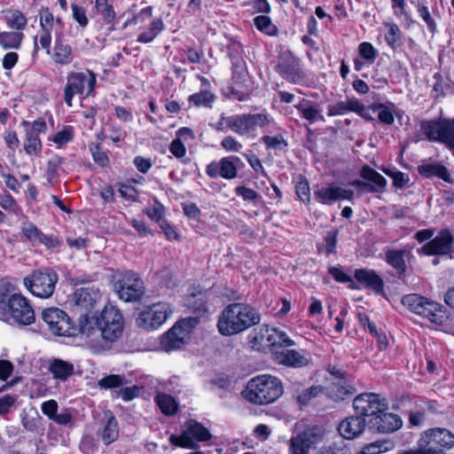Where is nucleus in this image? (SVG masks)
<instances>
[{
	"label": "nucleus",
	"mask_w": 454,
	"mask_h": 454,
	"mask_svg": "<svg viewBox=\"0 0 454 454\" xmlns=\"http://www.w3.org/2000/svg\"><path fill=\"white\" fill-rule=\"evenodd\" d=\"M8 311L14 323L29 325L35 322V311L29 301L20 294H12L8 299Z\"/></svg>",
	"instance_id": "nucleus-20"
},
{
	"label": "nucleus",
	"mask_w": 454,
	"mask_h": 454,
	"mask_svg": "<svg viewBox=\"0 0 454 454\" xmlns=\"http://www.w3.org/2000/svg\"><path fill=\"white\" fill-rule=\"evenodd\" d=\"M210 439L211 434L207 427L194 419H189L184 423L180 435L169 436V442L174 446L193 450L198 448L196 442H206Z\"/></svg>",
	"instance_id": "nucleus-15"
},
{
	"label": "nucleus",
	"mask_w": 454,
	"mask_h": 454,
	"mask_svg": "<svg viewBox=\"0 0 454 454\" xmlns=\"http://www.w3.org/2000/svg\"><path fill=\"white\" fill-rule=\"evenodd\" d=\"M155 402L161 412L166 416H172L176 413L178 405L176 400L168 394H158Z\"/></svg>",
	"instance_id": "nucleus-41"
},
{
	"label": "nucleus",
	"mask_w": 454,
	"mask_h": 454,
	"mask_svg": "<svg viewBox=\"0 0 454 454\" xmlns=\"http://www.w3.org/2000/svg\"><path fill=\"white\" fill-rule=\"evenodd\" d=\"M206 173L211 178L218 176L227 178V157L222 158L219 161L210 162L207 166Z\"/></svg>",
	"instance_id": "nucleus-45"
},
{
	"label": "nucleus",
	"mask_w": 454,
	"mask_h": 454,
	"mask_svg": "<svg viewBox=\"0 0 454 454\" xmlns=\"http://www.w3.org/2000/svg\"><path fill=\"white\" fill-rule=\"evenodd\" d=\"M418 173L424 178L438 177L447 183H453L449 169L440 163H424L418 167Z\"/></svg>",
	"instance_id": "nucleus-30"
},
{
	"label": "nucleus",
	"mask_w": 454,
	"mask_h": 454,
	"mask_svg": "<svg viewBox=\"0 0 454 454\" xmlns=\"http://www.w3.org/2000/svg\"><path fill=\"white\" fill-rule=\"evenodd\" d=\"M421 252L427 255H447L454 254V237L448 229H443L421 247Z\"/></svg>",
	"instance_id": "nucleus-21"
},
{
	"label": "nucleus",
	"mask_w": 454,
	"mask_h": 454,
	"mask_svg": "<svg viewBox=\"0 0 454 454\" xmlns=\"http://www.w3.org/2000/svg\"><path fill=\"white\" fill-rule=\"evenodd\" d=\"M418 132L421 139L443 145L454 156V116L420 120Z\"/></svg>",
	"instance_id": "nucleus-2"
},
{
	"label": "nucleus",
	"mask_w": 454,
	"mask_h": 454,
	"mask_svg": "<svg viewBox=\"0 0 454 454\" xmlns=\"http://www.w3.org/2000/svg\"><path fill=\"white\" fill-rule=\"evenodd\" d=\"M208 384L211 391L217 393L220 396H223L222 392L224 393V389L227 386V378L224 374H219L212 379Z\"/></svg>",
	"instance_id": "nucleus-61"
},
{
	"label": "nucleus",
	"mask_w": 454,
	"mask_h": 454,
	"mask_svg": "<svg viewBox=\"0 0 454 454\" xmlns=\"http://www.w3.org/2000/svg\"><path fill=\"white\" fill-rule=\"evenodd\" d=\"M274 70L289 83L309 85V75L303 68L301 59L290 50L280 51L278 53Z\"/></svg>",
	"instance_id": "nucleus-3"
},
{
	"label": "nucleus",
	"mask_w": 454,
	"mask_h": 454,
	"mask_svg": "<svg viewBox=\"0 0 454 454\" xmlns=\"http://www.w3.org/2000/svg\"><path fill=\"white\" fill-rule=\"evenodd\" d=\"M356 413L361 418L374 417L382 411L388 410V403L385 398H380L374 393H364L357 395L353 401Z\"/></svg>",
	"instance_id": "nucleus-19"
},
{
	"label": "nucleus",
	"mask_w": 454,
	"mask_h": 454,
	"mask_svg": "<svg viewBox=\"0 0 454 454\" xmlns=\"http://www.w3.org/2000/svg\"><path fill=\"white\" fill-rule=\"evenodd\" d=\"M200 323L198 317H188L178 320L167 333L161 335L160 344L166 352L184 348L191 334Z\"/></svg>",
	"instance_id": "nucleus-7"
},
{
	"label": "nucleus",
	"mask_w": 454,
	"mask_h": 454,
	"mask_svg": "<svg viewBox=\"0 0 454 454\" xmlns=\"http://www.w3.org/2000/svg\"><path fill=\"white\" fill-rule=\"evenodd\" d=\"M236 51L237 56L232 59V86L231 95L239 101L248 98L250 89L248 74L246 71V63L242 59L243 47L239 43L229 40V50Z\"/></svg>",
	"instance_id": "nucleus-9"
},
{
	"label": "nucleus",
	"mask_w": 454,
	"mask_h": 454,
	"mask_svg": "<svg viewBox=\"0 0 454 454\" xmlns=\"http://www.w3.org/2000/svg\"><path fill=\"white\" fill-rule=\"evenodd\" d=\"M402 303L413 313L427 318L434 324L442 325L447 318V310L442 304L420 294H406L403 297Z\"/></svg>",
	"instance_id": "nucleus-8"
},
{
	"label": "nucleus",
	"mask_w": 454,
	"mask_h": 454,
	"mask_svg": "<svg viewBox=\"0 0 454 454\" xmlns=\"http://www.w3.org/2000/svg\"><path fill=\"white\" fill-rule=\"evenodd\" d=\"M418 443V449L404 450L401 454H444V449L454 447V434L442 427L430 428L421 434Z\"/></svg>",
	"instance_id": "nucleus-4"
},
{
	"label": "nucleus",
	"mask_w": 454,
	"mask_h": 454,
	"mask_svg": "<svg viewBox=\"0 0 454 454\" xmlns=\"http://www.w3.org/2000/svg\"><path fill=\"white\" fill-rule=\"evenodd\" d=\"M283 393L284 386L279 378L261 374L248 380L242 395L250 403L268 405L276 402Z\"/></svg>",
	"instance_id": "nucleus-1"
},
{
	"label": "nucleus",
	"mask_w": 454,
	"mask_h": 454,
	"mask_svg": "<svg viewBox=\"0 0 454 454\" xmlns=\"http://www.w3.org/2000/svg\"><path fill=\"white\" fill-rule=\"evenodd\" d=\"M66 159L59 155H53L47 162L46 176L48 181H51L58 177V169L64 164Z\"/></svg>",
	"instance_id": "nucleus-50"
},
{
	"label": "nucleus",
	"mask_w": 454,
	"mask_h": 454,
	"mask_svg": "<svg viewBox=\"0 0 454 454\" xmlns=\"http://www.w3.org/2000/svg\"><path fill=\"white\" fill-rule=\"evenodd\" d=\"M369 424L372 428L379 433L389 434L398 430L403 422L398 415L386 411L379 412L374 419H370Z\"/></svg>",
	"instance_id": "nucleus-26"
},
{
	"label": "nucleus",
	"mask_w": 454,
	"mask_h": 454,
	"mask_svg": "<svg viewBox=\"0 0 454 454\" xmlns=\"http://www.w3.org/2000/svg\"><path fill=\"white\" fill-rule=\"evenodd\" d=\"M101 439L105 445H109L119 436L118 421L111 411H106L102 419Z\"/></svg>",
	"instance_id": "nucleus-28"
},
{
	"label": "nucleus",
	"mask_w": 454,
	"mask_h": 454,
	"mask_svg": "<svg viewBox=\"0 0 454 454\" xmlns=\"http://www.w3.org/2000/svg\"><path fill=\"white\" fill-rule=\"evenodd\" d=\"M24 38L22 32H1L0 45L4 50H19Z\"/></svg>",
	"instance_id": "nucleus-39"
},
{
	"label": "nucleus",
	"mask_w": 454,
	"mask_h": 454,
	"mask_svg": "<svg viewBox=\"0 0 454 454\" xmlns=\"http://www.w3.org/2000/svg\"><path fill=\"white\" fill-rule=\"evenodd\" d=\"M294 107L299 112L301 117L309 123L316 121H325V117L318 103L302 98Z\"/></svg>",
	"instance_id": "nucleus-29"
},
{
	"label": "nucleus",
	"mask_w": 454,
	"mask_h": 454,
	"mask_svg": "<svg viewBox=\"0 0 454 454\" xmlns=\"http://www.w3.org/2000/svg\"><path fill=\"white\" fill-rule=\"evenodd\" d=\"M21 232L31 243L39 242L42 231L31 222H26L21 226Z\"/></svg>",
	"instance_id": "nucleus-51"
},
{
	"label": "nucleus",
	"mask_w": 454,
	"mask_h": 454,
	"mask_svg": "<svg viewBox=\"0 0 454 454\" xmlns=\"http://www.w3.org/2000/svg\"><path fill=\"white\" fill-rule=\"evenodd\" d=\"M359 176L363 180L356 179L348 183L362 192L383 193L387 184V179L369 165H364Z\"/></svg>",
	"instance_id": "nucleus-18"
},
{
	"label": "nucleus",
	"mask_w": 454,
	"mask_h": 454,
	"mask_svg": "<svg viewBox=\"0 0 454 454\" xmlns=\"http://www.w3.org/2000/svg\"><path fill=\"white\" fill-rule=\"evenodd\" d=\"M97 76L94 72L85 69L82 72H69L67 75V84L64 88V100L69 106H72L75 95L83 98L90 96L96 88Z\"/></svg>",
	"instance_id": "nucleus-10"
},
{
	"label": "nucleus",
	"mask_w": 454,
	"mask_h": 454,
	"mask_svg": "<svg viewBox=\"0 0 454 454\" xmlns=\"http://www.w3.org/2000/svg\"><path fill=\"white\" fill-rule=\"evenodd\" d=\"M358 55L367 64L371 65L376 60L379 52L371 43L363 42L358 45Z\"/></svg>",
	"instance_id": "nucleus-46"
},
{
	"label": "nucleus",
	"mask_w": 454,
	"mask_h": 454,
	"mask_svg": "<svg viewBox=\"0 0 454 454\" xmlns=\"http://www.w3.org/2000/svg\"><path fill=\"white\" fill-rule=\"evenodd\" d=\"M354 278L364 288L372 290L375 294L385 296L384 280L374 270L356 269Z\"/></svg>",
	"instance_id": "nucleus-25"
},
{
	"label": "nucleus",
	"mask_w": 454,
	"mask_h": 454,
	"mask_svg": "<svg viewBox=\"0 0 454 454\" xmlns=\"http://www.w3.org/2000/svg\"><path fill=\"white\" fill-rule=\"evenodd\" d=\"M145 214L151 220L158 223L159 224L160 222L165 221V219H163L165 209L163 205L160 202H156L155 205L146 207Z\"/></svg>",
	"instance_id": "nucleus-58"
},
{
	"label": "nucleus",
	"mask_w": 454,
	"mask_h": 454,
	"mask_svg": "<svg viewBox=\"0 0 454 454\" xmlns=\"http://www.w3.org/2000/svg\"><path fill=\"white\" fill-rule=\"evenodd\" d=\"M395 105L392 102L387 104L377 103L369 106L373 112H378V119L380 123L385 125H392L395 122Z\"/></svg>",
	"instance_id": "nucleus-36"
},
{
	"label": "nucleus",
	"mask_w": 454,
	"mask_h": 454,
	"mask_svg": "<svg viewBox=\"0 0 454 454\" xmlns=\"http://www.w3.org/2000/svg\"><path fill=\"white\" fill-rule=\"evenodd\" d=\"M433 78L435 82L431 91L432 98L437 100L447 95L454 94V82L452 81H444L443 76L439 72L434 74Z\"/></svg>",
	"instance_id": "nucleus-33"
},
{
	"label": "nucleus",
	"mask_w": 454,
	"mask_h": 454,
	"mask_svg": "<svg viewBox=\"0 0 454 454\" xmlns=\"http://www.w3.org/2000/svg\"><path fill=\"white\" fill-rule=\"evenodd\" d=\"M49 371L54 379L67 380L74 373V364L62 359L55 358L50 364Z\"/></svg>",
	"instance_id": "nucleus-34"
},
{
	"label": "nucleus",
	"mask_w": 454,
	"mask_h": 454,
	"mask_svg": "<svg viewBox=\"0 0 454 454\" xmlns=\"http://www.w3.org/2000/svg\"><path fill=\"white\" fill-rule=\"evenodd\" d=\"M40 27L41 30L47 29L51 31L54 22L53 14L50 12L48 8L43 7L40 11Z\"/></svg>",
	"instance_id": "nucleus-63"
},
{
	"label": "nucleus",
	"mask_w": 454,
	"mask_h": 454,
	"mask_svg": "<svg viewBox=\"0 0 454 454\" xmlns=\"http://www.w3.org/2000/svg\"><path fill=\"white\" fill-rule=\"evenodd\" d=\"M71 8L73 12V18L81 27H85L89 23L88 18L86 16V10L82 6H79L75 4H73Z\"/></svg>",
	"instance_id": "nucleus-64"
},
{
	"label": "nucleus",
	"mask_w": 454,
	"mask_h": 454,
	"mask_svg": "<svg viewBox=\"0 0 454 454\" xmlns=\"http://www.w3.org/2000/svg\"><path fill=\"white\" fill-rule=\"evenodd\" d=\"M264 327L266 328V332H269L268 326L264 325ZM267 341L269 342L272 351L295 345L294 340H293L285 331L277 327H273L270 330L267 336Z\"/></svg>",
	"instance_id": "nucleus-31"
},
{
	"label": "nucleus",
	"mask_w": 454,
	"mask_h": 454,
	"mask_svg": "<svg viewBox=\"0 0 454 454\" xmlns=\"http://www.w3.org/2000/svg\"><path fill=\"white\" fill-rule=\"evenodd\" d=\"M325 430L321 426H310L293 436L288 443V454H309L324 442Z\"/></svg>",
	"instance_id": "nucleus-16"
},
{
	"label": "nucleus",
	"mask_w": 454,
	"mask_h": 454,
	"mask_svg": "<svg viewBox=\"0 0 454 454\" xmlns=\"http://www.w3.org/2000/svg\"><path fill=\"white\" fill-rule=\"evenodd\" d=\"M254 25L260 32L269 36H277L278 35V27L272 23L269 16H256L254 19Z\"/></svg>",
	"instance_id": "nucleus-42"
},
{
	"label": "nucleus",
	"mask_w": 454,
	"mask_h": 454,
	"mask_svg": "<svg viewBox=\"0 0 454 454\" xmlns=\"http://www.w3.org/2000/svg\"><path fill=\"white\" fill-rule=\"evenodd\" d=\"M42 319L48 325V329L55 335L74 337L82 333H88L86 319L78 325L72 323L67 313L55 307L44 309L42 312Z\"/></svg>",
	"instance_id": "nucleus-6"
},
{
	"label": "nucleus",
	"mask_w": 454,
	"mask_h": 454,
	"mask_svg": "<svg viewBox=\"0 0 454 454\" xmlns=\"http://www.w3.org/2000/svg\"><path fill=\"white\" fill-rule=\"evenodd\" d=\"M42 143L39 135L35 131H26L24 149L29 155L39 154L42 151Z\"/></svg>",
	"instance_id": "nucleus-43"
},
{
	"label": "nucleus",
	"mask_w": 454,
	"mask_h": 454,
	"mask_svg": "<svg viewBox=\"0 0 454 454\" xmlns=\"http://www.w3.org/2000/svg\"><path fill=\"white\" fill-rule=\"evenodd\" d=\"M295 193L299 200L304 204L309 205L310 202V188L309 181L306 177L301 176L295 185Z\"/></svg>",
	"instance_id": "nucleus-48"
},
{
	"label": "nucleus",
	"mask_w": 454,
	"mask_h": 454,
	"mask_svg": "<svg viewBox=\"0 0 454 454\" xmlns=\"http://www.w3.org/2000/svg\"><path fill=\"white\" fill-rule=\"evenodd\" d=\"M383 172L393 179V185L396 188H403L409 182V176L401 171H393L383 168Z\"/></svg>",
	"instance_id": "nucleus-56"
},
{
	"label": "nucleus",
	"mask_w": 454,
	"mask_h": 454,
	"mask_svg": "<svg viewBox=\"0 0 454 454\" xmlns=\"http://www.w3.org/2000/svg\"><path fill=\"white\" fill-rule=\"evenodd\" d=\"M314 199L324 205L331 206L336 202V184H330L314 191Z\"/></svg>",
	"instance_id": "nucleus-38"
},
{
	"label": "nucleus",
	"mask_w": 454,
	"mask_h": 454,
	"mask_svg": "<svg viewBox=\"0 0 454 454\" xmlns=\"http://www.w3.org/2000/svg\"><path fill=\"white\" fill-rule=\"evenodd\" d=\"M53 60L59 65H68L73 61L72 47L60 36H57L53 49Z\"/></svg>",
	"instance_id": "nucleus-32"
},
{
	"label": "nucleus",
	"mask_w": 454,
	"mask_h": 454,
	"mask_svg": "<svg viewBox=\"0 0 454 454\" xmlns=\"http://www.w3.org/2000/svg\"><path fill=\"white\" fill-rule=\"evenodd\" d=\"M262 141L268 148L274 150H281L287 146L286 141L281 135L276 137L263 136Z\"/></svg>",
	"instance_id": "nucleus-60"
},
{
	"label": "nucleus",
	"mask_w": 454,
	"mask_h": 454,
	"mask_svg": "<svg viewBox=\"0 0 454 454\" xmlns=\"http://www.w3.org/2000/svg\"><path fill=\"white\" fill-rule=\"evenodd\" d=\"M214 99V96L207 90L194 93L189 97V101L196 106H207Z\"/></svg>",
	"instance_id": "nucleus-54"
},
{
	"label": "nucleus",
	"mask_w": 454,
	"mask_h": 454,
	"mask_svg": "<svg viewBox=\"0 0 454 454\" xmlns=\"http://www.w3.org/2000/svg\"><path fill=\"white\" fill-rule=\"evenodd\" d=\"M8 26L16 30H23L27 26V18L19 10L12 12V17L8 20Z\"/></svg>",
	"instance_id": "nucleus-57"
},
{
	"label": "nucleus",
	"mask_w": 454,
	"mask_h": 454,
	"mask_svg": "<svg viewBox=\"0 0 454 454\" xmlns=\"http://www.w3.org/2000/svg\"><path fill=\"white\" fill-rule=\"evenodd\" d=\"M328 273L333 278L336 282L348 284L350 289H356L357 286L350 276L345 273L341 269L337 267H330Z\"/></svg>",
	"instance_id": "nucleus-49"
},
{
	"label": "nucleus",
	"mask_w": 454,
	"mask_h": 454,
	"mask_svg": "<svg viewBox=\"0 0 454 454\" xmlns=\"http://www.w3.org/2000/svg\"><path fill=\"white\" fill-rule=\"evenodd\" d=\"M114 290L126 302L139 301L145 294L144 281L132 270L119 271L115 275Z\"/></svg>",
	"instance_id": "nucleus-13"
},
{
	"label": "nucleus",
	"mask_w": 454,
	"mask_h": 454,
	"mask_svg": "<svg viewBox=\"0 0 454 454\" xmlns=\"http://www.w3.org/2000/svg\"><path fill=\"white\" fill-rule=\"evenodd\" d=\"M90 150L92 154L93 160L95 163L102 168L106 167L109 164V159L107 154L102 150L99 144L90 145Z\"/></svg>",
	"instance_id": "nucleus-53"
},
{
	"label": "nucleus",
	"mask_w": 454,
	"mask_h": 454,
	"mask_svg": "<svg viewBox=\"0 0 454 454\" xmlns=\"http://www.w3.org/2000/svg\"><path fill=\"white\" fill-rule=\"evenodd\" d=\"M260 313L246 303L229 304V334L241 333L259 324Z\"/></svg>",
	"instance_id": "nucleus-14"
},
{
	"label": "nucleus",
	"mask_w": 454,
	"mask_h": 454,
	"mask_svg": "<svg viewBox=\"0 0 454 454\" xmlns=\"http://www.w3.org/2000/svg\"><path fill=\"white\" fill-rule=\"evenodd\" d=\"M94 331L100 332L102 338L108 342L119 339L123 332L124 319L121 312L114 306L106 305L99 316L91 317Z\"/></svg>",
	"instance_id": "nucleus-5"
},
{
	"label": "nucleus",
	"mask_w": 454,
	"mask_h": 454,
	"mask_svg": "<svg viewBox=\"0 0 454 454\" xmlns=\"http://www.w3.org/2000/svg\"><path fill=\"white\" fill-rule=\"evenodd\" d=\"M383 26L387 28L384 35L387 44L393 50L396 51L403 45V32L399 26L394 22H384Z\"/></svg>",
	"instance_id": "nucleus-35"
},
{
	"label": "nucleus",
	"mask_w": 454,
	"mask_h": 454,
	"mask_svg": "<svg viewBox=\"0 0 454 454\" xmlns=\"http://www.w3.org/2000/svg\"><path fill=\"white\" fill-rule=\"evenodd\" d=\"M273 360L278 364L290 368H302L311 362L309 353L306 350L282 348L272 351Z\"/></svg>",
	"instance_id": "nucleus-23"
},
{
	"label": "nucleus",
	"mask_w": 454,
	"mask_h": 454,
	"mask_svg": "<svg viewBox=\"0 0 454 454\" xmlns=\"http://www.w3.org/2000/svg\"><path fill=\"white\" fill-rule=\"evenodd\" d=\"M123 384L124 378L116 374L106 376L98 381L99 387L106 389L117 387L122 386Z\"/></svg>",
	"instance_id": "nucleus-59"
},
{
	"label": "nucleus",
	"mask_w": 454,
	"mask_h": 454,
	"mask_svg": "<svg viewBox=\"0 0 454 454\" xmlns=\"http://www.w3.org/2000/svg\"><path fill=\"white\" fill-rule=\"evenodd\" d=\"M365 428V419L356 414L343 419L338 427L340 434L348 440L358 437Z\"/></svg>",
	"instance_id": "nucleus-27"
},
{
	"label": "nucleus",
	"mask_w": 454,
	"mask_h": 454,
	"mask_svg": "<svg viewBox=\"0 0 454 454\" xmlns=\"http://www.w3.org/2000/svg\"><path fill=\"white\" fill-rule=\"evenodd\" d=\"M337 236V230L328 231L325 236V252L327 255L336 252Z\"/></svg>",
	"instance_id": "nucleus-62"
},
{
	"label": "nucleus",
	"mask_w": 454,
	"mask_h": 454,
	"mask_svg": "<svg viewBox=\"0 0 454 454\" xmlns=\"http://www.w3.org/2000/svg\"><path fill=\"white\" fill-rule=\"evenodd\" d=\"M411 3L415 6L419 17L426 23L428 31L432 35H434L437 32V24L434 19L433 18L432 14L430 13L429 8L426 4V2L424 0H421Z\"/></svg>",
	"instance_id": "nucleus-40"
},
{
	"label": "nucleus",
	"mask_w": 454,
	"mask_h": 454,
	"mask_svg": "<svg viewBox=\"0 0 454 454\" xmlns=\"http://www.w3.org/2000/svg\"><path fill=\"white\" fill-rule=\"evenodd\" d=\"M394 447V444L388 441H376L365 444L358 454H381L388 451Z\"/></svg>",
	"instance_id": "nucleus-44"
},
{
	"label": "nucleus",
	"mask_w": 454,
	"mask_h": 454,
	"mask_svg": "<svg viewBox=\"0 0 454 454\" xmlns=\"http://www.w3.org/2000/svg\"><path fill=\"white\" fill-rule=\"evenodd\" d=\"M100 300L101 294L98 289L96 288L81 287L74 293L73 309L80 313L79 323L82 322L83 319L87 321L88 333H82V335L86 337L91 336V333L94 331L91 317L96 315L94 310Z\"/></svg>",
	"instance_id": "nucleus-11"
},
{
	"label": "nucleus",
	"mask_w": 454,
	"mask_h": 454,
	"mask_svg": "<svg viewBox=\"0 0 454 454\" xmlns=\"http://www.w3.org/2000/svg\"><path fill=\"white\" fill-rule=\"evenodd\" d=\"M59 275L51 268H42L33 270L23 278L26 289L39 298H50L55 290Z\"/></svg>",
	"instance_id": "nucleus-12"
},
{
	"label": "nucleus",
	"mask_w": 454,
	"mask_h": 454,
	"mask_svg": "<svg viewBox=\"0 0 454 454\" xmlns=\"http://www.w3.org/2000/svg\"><path fill=\"white\" fill-rule=\"evenodd\" d=\"M269 123V116L264 114L236 115L229 119V128L242 135L254 131L257 127H265Z\"/></svg>",
	"instance_id": "nucleus-22"
},
{
	"label": "nucleus",
	"mask_w": 454,
	"mask_h": 454,
	"mask_svg": "<svg viewBox=\"0 0 454 454\" xmlns=\"http://www.w3.org/2000/svg\"><path fill=\"white\" fill-rule=\"evenodd\" d=\"M391 7H392L394 15L396 18H398V19L403 18L409 23L413 22L410 13L406 11L405 0H397V1L392 2Z\"/></svg>",
	"instance_id": "nucleus-55"
},
{
	"label": "nucleus",
	"mask_w": 454,
	"mask_h": 454,
	"mask_svg": "<svg viewBox=\"0 0 454 454\" xmlns=\"http://www.w3.org/2000/svg\"><path fill=\"white\" fill-rule=\"evenodd\" d=\"M414 258L411 247H404L403 248H389L385 251V262L395 270L399 279L406 276L408 262Z\"/></svg>",
	"instance_id": "nucleus-24"
},
{
	"label": "nucleus",
	"mask_w": 454,
	"mask_h": 454,
	"mask_svg": "<svg viewBox=\"0 0 454 454\" xmlns=\"http://www.w3.org/2000/svg\"><path fill=\"white\" fill-rule=\"evenodd\" d=\"M74 139V129L71 126L65 127L62 130L57 132L52 141L59 146H62Z\"/></svg>",
	"instance_id": "nucleus-52"
},
{
	"label": "nucleus",
	"mask_w": 454,
	"mask_h": 454,
	"mask_svg": "<svg viewBox=\"0 0 454 454\" xmlns=\"http://www.w3.org/2000/svg\"><path fill=\"white\" fill-rule=\"evenodd\" d=\"M165 24L161 19H154L149 27L140 33L137 41L141 43H152L162 31L165 30Z\"/></svg>",
	"instance_id": "nucleus-37"
},
{
	"label": "nucleus",
	"mask_w": 454,
	"mask_h": 454,
	"mask_svg": "<svg viewBox=\"0 0 454 454\" xmlns=\"http://www.w3.org/2000/svg\"><path fill=\"white\" fill-rule=\"evenodd\" d=\"M322 391L323 387L321 386H311L300 392L296 395V401L299 404L305 406L309 404L313 398L322 393Z\"/></svg>",
	"instance_id": "nucleus-47"
},
{
	"label": "nucleus",
	"mask_w": 454,
	"mask_h": 454,
	"mask_svg": "<svg viewBox=\"0 0 454 454\" xmlns=\"http://www.w3.org/2000/svg\"><path fill=\"white\" fill-rule=\"evenodd\" d=\"M173 309L168 302H158L141 311L136 319L137 327L152 331L162 325L172 315Z\"/></svg>",
	"instance_id": "nucleus-17"
}]
</instances>
